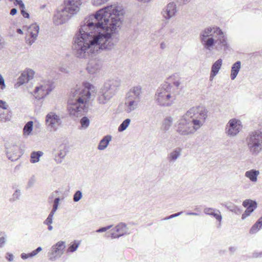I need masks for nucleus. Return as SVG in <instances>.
I'll use <instances>...</instances> for the list:
<instances>
[{
  "label": "nucleus",
  "mask_w": 262,
  "mask_h": 262,
  "mask_svg": "<svg viewBox=\"0 0 262 262\" xmlns=\"http://www.w3.org/2000/svg\"><path fill=\"white\" fill-rule=\"evenodd\" d=\"M124 14L119 6H110L85 19L73 39V52L79 58H87L109 50L117 42L113 34L121 24Z\"/></svg>",
  "instance_id": "f257e3e1"
},
{
  "label": "nucleus",
  "mask_w": 262,
  "mask_h": 262,
  "mask_svg": "<svg viewBox=\"0 0 262 262\" xmlns=\"http://www.w3.org/2000/svg\"><path fill=\"white\" fill-rule=\"evenodd\" d=\"M95 91V86L88 82H83L81 86L78 87L77 85L74 88L68 102V110L70 115L78 117L86 112L91 92Z\"/></svg>",
  "instance_id": "f03ea898"
},
{
  "label": "nucleus",
  "mask_w": 262,
  "mask_h": 262,
  "mask_svg": "<svg viewBox=\"0 0 262 262\" xmlns=\"http://www.w3.org/2000/svg\"><path fill=\"white\" fill-rule=\"evenodd\" d=\"M176 98V92L171 83L165 82L158 88L155 99L158 104L162 106H170Z\"/></svg>",
  "instance_id": "7ed1b4c3"
},
{
  "label": "nucleus",
  "mask_w": 262,
  "mask_h": 262,
  "mask_svg": "<svg viewBox=\"0 0 262 262\" xmlns=\"http://www.w3.org/2000/svg\"><path fill=\"white\" fill-rule=\"evenodd\" d=\"M120 85L121 80L117 78L106 81L98 92V102L100 104H105L110 102Z\"/></svg>",
  "instance_id": "20e7f679"
},
{
  "label": "nucleus",
  "mask_w": 262,
  "mask_h": 262,
  "mask_svg": "<svg viewBox=\"0 0 262 262\" xmlns=\"http://www.w3.org/2000/svg\"><path fill=\"white\" fill-rule=\"evenodd\" d=\"M207 109L204 106H198L190 108L183 115L179 120V125H184L187 123V118L206 120L208 114Z\"/></svg>",
  "instance_id": "39448f33"
},
{
  "label": "nucleus",
  "mask_w": 262,
  "mask_h": 262,
  "mask_svg": "<svg viewBox=\"0 0 262 262\" xmlns=\"http://www.w3.org/2000/svg\"><path fill=\"white\" fill-rule=\"evenodd\" d=\"M250 152L256 156L262 151V132H252L245 140Z\"/></svg>",
  "instance_id": "423d86ee"
},
{
  "label": "nucleus",
  "mask_w": 262,
  "mask_h": 262,
  "mask_svg": "<svg viewBox=\"0 0 262 262\" xmlns=\"http://www.w3.org/2000/svg\"><path fill=\"white\" fill-rule=\"evenodd\" d=\"M215 27H208L202 30L200 39L204 48L211 51L215 45Z\"/></svg>",
  "instance_id": "0eeeda50"
},
{
  "label": "nucleus",
  "mask_w": 262,
  "mask_h": 262,
  "mask_svg": "<svg viewBox=\"0 0 262 262\" xmlns=\"http://www.w3.org/2000/svg\"><path fill=\"white\" fill-rule=\"evenodd\" d=\"M54 85L52 81L50 80H43L41 82L39 86L35 88L34 96L36 99L43 98L49 95L54 89Z\"/></svg>",
  "instance_id": "6e6552de"
},
{
  "label": "nucleus",
  "mask_w": 262,
  "mask_h": 262,
  "mask_svg": "<svg viewBox=\"0 0 262 262\" xmlns=\"http://www.w3.org/2000/svg\"><path fill=\"white\" fill-rule=\"evenodd\" d=\"M56 144L58 146L59 152L57 154L58 157L55 158V161L57 163H60L69 152L70 147L68 145L67 138L65 137L58 138Z\"/></svg>",
  "instance_id": "1a4fd4ad"
},
{
  "label": "nucleus",
  "mask_w": 262,
  "mask_h": 262,
  "mask_svg": "<svg viewBox=\"0 0 262 262\" xmlns=\"http://www.w3.org/2000/svg\"><path fill=\"white\" fill-rule=\"evenodd\" d=\"M215 45L217 50L226 51L229 47L227 37L223 31L219 27H215Z\"/></svg>",
  "instance_id": "9d476101"
},
{
  "label": "nucleus",
  "mask_w": 262,
  "mask_h": 262,
  "mask_svg": "<svg viewBox=\"0 0 262 262\" xmlns=\"http://www.w3.org/2000/svg\"><path fill=\"white\" fill-rule=\"evenodd\" d=\"M5 148L7 156L9 160L15 161L20 158L21 154L16 142H14L11 140L7 141L5 143Z\"/></svg>",
  "instance_id": "9b49d317"
},
{
  "label": "nucleus",
  "mask_w": 262,
  "mask_h": 262,
  "mask_svg": "<svg viewBox=\"0 0 262 262\" xmlns=\"http://www.w3.org/2000/svg\"><path fill=\"white\" fill-rule=\"evenodd\" d=\"M65 248V242L59 241L57 242L51 248L50 251L48 253L49 259L51 261H55L60 258L63 254Z\"/></svg>",
  "instance_id": "f8f14e48"
},
{
  "label": "nucleus",
  "mask_w": 262,
  "mask_h": 262,
  "mask_svg": "<svg viewBox=\"0 0 262 262\" xmlns=\"http://www.w3.org/2000/svg\"><path fill=\"white\" fill-rule=\"evenodd\" d=\"M62 124L61 118L54 112H51L46 116V124L50 129L56 130Z\"/></svg>",
  "instance_id": "ddd939ff"
},
{
  "label": "nucleus",
  "mask_w": 262,
  "mask_h": 262,
  "mask_svg": "<svg viewBox=\"0 0 262 262\" xmlns=\"http://www.w3.org/2000/svg\"><path fill=\"white\" fill-rule=\"evenodd\" d=\"M81 4V0H64L63 8L73 16L79 11Z\"/></svg>",
  "instance_id": "4468645a"
},
{
  "label": "nucleus",
  "mask_w": 262,
  "mask_h": 262,
  "mask_svg": "<svg viewBox=\"0 0 262 262\" xmlns=\"http://www.w3.org/2000/svg\"><path fill=\"white\" fill-rule=\"evenodd\" d=\"M128 228L125 223H120L113 229L114 232L111 233H106V236L107 237H111L112 238H118L123 235L128 234Z\"/></svg>",
  "instance_id": "2eb2a0df"
},
{
  "label": "nucleus",
  "mask_w": 262,
  "mask_h": 262,
  "mask_svg": "<svg viewBox=\"0 0 262 262\" xmlns=\"http://www.w3.org/2000/svg\"><path fill=\"white\" fill-rule=\"evenodd\" d=\"M72 16L63 8L58 10L53 18V21L55 25H60L66 23Z\"/></svg>",
  "instance_id": "dca6fc26"
},
{
  "label": "nucleus",
  "mask_w": 262,
  "mask_h": 262,
  "mask_svg": "<svg viewBox=\"0 0 262 262\" xmlns=\"http://www.w3.org/2000/svg\"><path fill=\"white\" fill-rule=\"evenodd\" d=\"M39 30V27L36 24H32L28 28V34L26 37V42L30 46L32 45L37 39Z\"/></svg>",
  "instance_id": "f3484780"
},
{
  "label": "nucleus",
  "mask_w": 262,
  "mask_h": 262,
  "mask_svg": "<svg viewBox=\"0 0 262 262\" xmlns=\"http://www.w3.org/2000/svg\"><path fill=\"white\" fill-rule=\"evenodd\" d=\"M177 12V5L173 2L168 3L162 9L161 14L166 20L174 17Z\"/></svg>",
  "instance_id": "a211bd4d"
},
{
  "label": "nucleus",
  "mask_w": 262,
  "mask_h": 262,
  "mask_svg": "<svg viewBox=\"0 0 262 262\" xmlns=\"http://www.w3.org/2000/svg\"><path fill=\"white\" fill-rule=\"evenodd\" d=\"M187 124L185 123L184 125H180L181 128L179 131H187V128L189 129L192 128L193 129L196 130L199 129L205 123V120H197L196 119L187 118Z\"/></svg>",
  "instance_id": "6ab92c4d"
},
{
  "label": "nucleus",
  "mask_w": 262,
  "mask_h": 262,
  "mask_svg": "<svg viewBox=\"0 0 262 262\" xmlns=\"http://www.w3.org/2000/svg\"><path fill=\"white\" fill-rule=\"evenodd\" d=\"M243 206L246 208V210L242 214V220L245 219L249 216L257 208V203L255 201L250 199H247L243 202Z\"/></svg>",
  "instance_id": "aec40b11"
},
{
  "label": "nucleus",
  "mask_w": 262,
  "mask_h": 262,
  "mask_svg": "<svg viewBox=\"0 0 262 262\" xmlns=\"http://www.w3.org/2000/svg\"><path fill=\"white\" fill-rule=\"evenodd\" d=\"M142 94V88L140 85L133 87L126 94V97L133 100L140 101Z\"/></svg>",
  "instance_id": "412c9836"
},
{
  "label": "nucleus",
  "mask_w": 262,
  "mask_h": 262,
  "mask_svg": "<svg viewBox=\"0 0 262 262\" xmlns=\"http://www.w3.org/2000/svg\"><path fill=\"white\" fill-rule=\"evenodd\" d=\"M101 67L99 60L95 59L90 60L88 63L86 71L90 74H95L99 72Z\"/></svg>",
  "instance_id": "4be33fe9"
},
{
  "label": "nucleus",
  "mask_w": 262,
  "mask_h": 262,
  "mask_svg": "<svg viewBox=\"0 0 262 262\" xmlns=\"http://www.w3.org/2000/svg\"><path fill=\"white\" fill-rule=\"evenodd\" d=\"M226 129L227 131H241L243 129L242 122L236 118L231 119L228 121Z\"/></svg>",
  "instance_id": "5701e85b"
},
{
  "label": "nucleus",
  "mask_w": 262,
  "mask_h": 262,
  "mask_svg": "<svg viewBox=\"0 0 262 262\" xmlns=\"http://www.w3.org/2000/svg\"><path fill=\"white\" fill-rule=\"evenodd\" d=\"M34 72L31 69H28L22 73L18 78V83L19 85L28 82L33 77Z\"/></svg>",
  "instance_id": "b1692460"
},
{
  "label": "nucleus",
  "mask_w": 262,
  "mask_h": 262,
  "mask_svg": "<svg viewBox=\"0 0 262 262\" xmlns=\"http://www.w3.org/2000/svg\"><path fill=\"white\" fill-rule=\"evenodd\" d=\"M140 102L125 97V111L127 113H130L135 110Z\"/></svg>",
  "instance_id": "393cba45"
},
{
  "label": "nucleus",
  "mask_w": 262,
  "mask_h": 262,
  "mask_svg": "<svg viewBox=\"0 0 262 262\" xmlns=\"http://www.w3.org/2000/svg\"><path fill=\"white\" fill-rule=\"evenodd\" d=\"M222 59H219L212 66L210 75V80L212 81L214 77L217 74L222 64Z\"/></svg>",
  "instance_id": "a878e982"
},
{
  "label": "nucleus",
  "mask_w": 262,
  "mask_h": 262,
  "mask_svg": "<svg viewBox=\"0 0 262 262\" xmlns=\"http://www.w3.org/2000/svg\"><path fill=\"white\" fill-rule=\"evenodd\" d=\"M241 68V62L240 61L235 62L231 67L230 77L232 80H234L236 77Z\"/></svg>",
  "instance_id": "bb28decb"
},
{
  "label": "nucleus",
  "mask_w": 262,
  "mask_h": 262,
  "mask_svg": "<svg viewBox=\"0 0 262 262\" xmlns=\"http://www.w3.org/2000/svg\"><path fill=\"white\" fill-rule=\"evenodd\" d=\"M112 140V136L110 135L105 136L100 141L98 149L100 150H104L108 146L109 142Z\"/></svg>",
  "instance_id": "cd10ccee"
},
{
  "label": "nucleus",
  "mask_w": 262,
  "mask_h": 262,
  "mask_svg": "<svg viewBox=\"0 0 262 262\" xmlns=\"http://www.w3.org/2000/svg\"><path fill=\"white\" fill-rule=\"evenodd\" d=\"M182 148H176L168 156V159L169 162H174L176 161L181 155Z\"/></svg>",
  "instance_id": "c85d7f7f"
},
{
  "label": "nucleus",
  "mask_w": 262,
  "mask_h": 262,
  "mask_svg": "<svg viewBox=\"0 0 262 262\" xmlns=\"http://www.w3.org/2000/svg\"><path fill=\"white\" fill-rule=\"evenodd\" d=\"M259 171L255 169H251L245 172V177L249 178L251 181L255 182L257 180V176Z\"/></svg>",
  "instance_id": "c756f323"
},
{
  "label": "nucleus",
  "mask_w": 262,
  "mask_h": 262,
  "mask_svg": "<svg viewBox=\"0 0 262 262\" xmlns=\"http://www.w3.org/2000/svg\"><path fill=\"white\" fill-rule=\"evenodd\" d=\"M43 154V152L41 151L32 152L31 154L30 162L32 163L38 162L39 161L40 157H41Z\"/></svg>",
  "instance_id": "7c9ffc66"
},
{
  "label": "nucleus",
  "mask_w": 262,
  "mask_h": 262,
  "mask_svg": "<svg viewBox=\"0 0 262 262\" xmlns=\"http://www.w3.org/2000/svg\"><path fill=\"white\" fill-rule=\"evenodd\" d=\"M262 227V216L258 221L252 226L250 229V233L254 234L256 233Z\"/></svg>",
  "instance_id": "2f4dec72"
},
{
  "label": "nucleus",
  "mask_w": 262,
  "mask_h": 262,
  "mask_svg": "<svg viewBox=\"0 0 262 262\" xmlns=\"http://www.w3.org/2000/svg\"><path fill=\"white\" fill-rule=\"evenodd\" d=\"M173 119L171 117H166L163 121L162 127L164 130H168L172 124Z\"/></svg>",
  "instance_id": "473e14b6"
},
{
  "label": "nucleus",
  "mask_w": 262,
  "mask_h": 262,
  "mask_svg": "<svg viewBox=\"0 0 262 262\" xmlns=\"http://www.w3.org/2000/svg\"><path fill=\"white\" fill-rule=\"evenodd\" d=\"M168 82L170 83L171 84V85H172V86H175L176 89L178 90L180 84H181V82L179 80H176L175 79V75H172V76H170L168 79Z\"/></svg>",
  "instance_id": "72a5a7b5"
},
{
  "label": "nucleus",
  "mask_w": 262,
  "mask_h": 262,
  "mask_svg": "<svg viewBox=\"0 0 262 262\" xmlns=\"http://www.w3.org/2000/svg\"><path fill=\"white\" fill-rule=\"evenodd\" d=\"M80 245V242H77L75 241L73 243L71 244L67 249V252H75L78 248Z\"/></svg>",
  "instance_id": "f704fd0d"
},
{
  "label": "nucleus",
  "mask_w": 262,
  "mask_h": 262,
  "mask_svg": "<svg viewBox=\"0 0 262 262\" xmlns=\"http://www.w3.org/2000/svg\"><path fill=\"white\" fill-rule=\"evenodd\" d=\"M130 121V120L129 119H125L118 127V131H124L125 129H126V128L129 125Z\"/></svg>",
  "instance_id": "c9c22d12"
},
{
  "label": "nucleus",
  "mask_w": 262,
  "mask_h": 262,
  "mask_svg": "<svg viewBox=\"0 0 262 262\" xmlns=\"http://www.w3.org/2000/svg\"><path fill=\"white\" fill-rule=\"evenodd\" d=\"M33 126V122L32 121H30L28 122L25 125L23 128V130L24 132H29L32 131Z\"/></svg>",
  "instance_id": "e433bc0d"
},
{
  "label": "nucleus",
  "mask_w": 262,
  "mask_h": 262,
  "mask_svg": "<svg viewBox=\"0 0 262 262\" xmlns=\"http://www.w3.org/2000/svg\"><path fill=\"white\" fill-rule=\"evenodd\" d=\"M80 123L81 125V126L85 128L89 125L90 124V120L86 117H83L80 120Z\"/></svg>",
  "instance_id": "4c0bfd02"
},
{
  "label": "nucleus",
  "mask_w": 262,
  "mask_h": 262,
  "mask_svg": "<svg viewBox=\"0 0 262 262\" xmlns=\"http://www.w3.org/2000/svg\"><path fill=\"white\" fill-rule=\"evenodd\" d=\"M11 117V115L9 113L5 114H1L0 115V120L2 121H7L10 120Z\"/></svg>",
  "instance_id": "58836bf2"
},
{
  "label": "nucleus",
  "mask_w": 262,
  "mask_h": 262,
  "mask_svg": "<svg viewBox=\"0 0 262 262\" xmlns=\"http://www.w3.org/2000/svg\"><path fill=\"white\" fill-rule=\"evenodd\" d=\"M82 196V194L81 191L77 190L74 194L73 200L75 202H78L81 199Z\"/></svg>",
  "instance_id": "ea45409f"
},
{
  "label": "nucleus",
  "mask_w": 262,
  "mask_h": 262,
  "mask_svg": "<svg viewBox=\"0 0 262 262\" xmlns=\"http://www.w3.org/2000/svg\"><path fill=\"white\" fill-rule=\"evenodd\" d=\"M215 212L213 213V216H214L217 221L221 222L222 220V216L221 214V212L219 210L215 209Z\"/></svg>",
  "instance_id": "a19ab883"
},
{
  "label": "nucleus",
  "mask_w": 262,
  "mask_h": 262,
  "mask_svg": "<svg viewBox=\"0 0 262 262\" xmlns=\"http://www.w3.org/2000/svg\"><path fill=\"white\" fill-rule=\"evenodd\" d=\"M215 209L213 208H205L204 209V212L208 215H213V213L215 212Z\"/></svg>",
  "instance_id": "79ce46f5"
},
{
  "label": "nucleus",
  "mask_w": 262,
  "mask_h": 262,
  "mask_svg": "<svg viewBox=\"0 0 262 262\" xmlns=\"http://www.w3.org/2000/svg\"><path fill=\"white\" fill-rule=\"evenodd\" d=\"M36 182V179L34 176H32L28 182V188L32 187Z\"/></svg>",
  "instance_id": "37998d69"
},
{
  "label": "nucleus",
  "mask_w": 262,
  "mask_h": 262,
  "mask_svg": "<svg viewBox=\"0 0 262 262\" xmlns=\"http://www.w3.org/2000/svg\"><path fill=\"white\" fill-rule=\"evenodd\" d=\"M20 191L19 190H16L15 191L12 195V198L11 199L13 201L18 200L20 198Z\"/></svg>",
  "instance_id": "c03bdc74"
},
{
  "label": "nucleus",
  "mask_w": 262,
  "mask_h": 262,
  "mask_svg": "<svg viewBox=\"0 0 262 262\" xmlns=\"http://www.w3.org/2000/svg\"><path fill=\"white\" fill-rule=\"evenodd\" d=\"M7 235L4 233V236L0 237V248H2L4 246L6 242Z\"/></svg>",
  "instance_id": "a18cd8bd"
},
{
  "label": "nucleus",
  "mask_w": 262,
  "mask_h": 262,
  "mask_svg": "<svg viewBox=\"0 0 262 262\" xmlns=\"http://www.w3.org/2000/svg\"><path fill=\"white\" fill-rule=\"evenodd\" d=\"M113 226V225H109L106 227H102L96 231V232L101 233L106 231L107 230L111 229V228Z\"/></svg>",
  "instance_id": "49530a36"
},
{
  "label": "nucleus",
  "mask_w": 262,
  "mask_h": 262,
  "mask_svg": "<svg viewBox=\"0 0 262 262\" xmlns=\"http://www.w3.org/2000/svg\"><path fill=\"white\" fill-rule=\"evenodd\" d=\"M222 205L225 206L227 209H228L230 211H232V210L233 209L234 207L235 206V205L232 203L223 204H222Z\"/></svg>",
  "instance_id": "de8ad7c7"
},
{
  "label": "nucleus",
  "mask_w": 262,
  "mask_h": 262,
  "mask_svg": "<svg viewBox=\"0 0 262 262\" xmlns=\"http://www.w3.org/2000/svg\"><path fill=\"white\" fill-rule=\"evenodd\" d=\"M20 256L22 259H26L29 257H32L34 256V255H32V252H31V253L28 254L23 253L21 254Z\"/></svg>",
  "instance_id": "09e8293b"
},
{
  "label": "nucleus",
  "mask_w": 262,
  "mask_h": 262,
  "mask_svg": "<svg viewBox=\"0 0 262 262\" xmlns=\"http://www.w3.org/2000/svg\"><path fill=\"white\" fill-rule=\"evenodd\" d=\"M182 213H183V212L181 211V212H178L177 213H174V214H171V215H170L165 217L164 219V220H169V219H171L174 218L175 217H177V216L180 215L181 214H182Z\"/></svg>",
  "instance_id": "8fccbe9b"
},
{
  "label": "nucleus",
  "mask_w": 262,
  "mask_h": 262,
  "mask_svg": "<svg viewBox=\"0 0 262 262\" xmlns=\"http://www.w3.org/2000/svg\"><path fill=\"white\" fill-rule=\"evenodd\" d=\"M0 88L3 90L5 88V80L2 75L0 74Z\"/></svg>",
  "instance_id": "3c124183"
},
{
  "label": "nucleus",
  "mask_w": 262,
  "mask_h": 262,
  "mask_svg": "<svg viewBox=\"0 0 262 262\" xmlns=\"http://www.w3.org/2000/svg\"><path fill=\"white\" fill-rule=\"evenodd\" d=\"M242 210L235 205L231 212L235 213V214H239L242 213Z\"/></svg>",
  "instance_id": "603ef678"
},
{
  "label": "nucleus",
  "mask_w": 262,
  "mask_h": 262,
  "mask_svg": "<svg viewBox=\"0 0 262 262\" xmlns=\"http://www.w3.org/2000/svg\"><path fill=\"white\" fill-rule=\"evenodd\" d=\"M21 14L25 18H29V14L25 11V8L20 9Z\"/></svg>",
  "instance_id": "864d4df0"
},
{
  "label": "nucleus",
  "mask_w": 262,
  "mask_h": 262,
  "mask_svg": "<svg viewBox=\"0 0 262 262\" xmlns=\"http://www.w3.org/2000/svg\"><path fill=\"white\" fill-rule=\"evenodd\" d=\"M252 258H258V257H262V252H254L252 254Z\"/></svg>",
  "instance_id": "5fc2aeb1"
},
{
  "label": "nucleus",
  "mask_w": 262,
  "mask_h": 262,
  "mask_svg": "<svg viewBox=\"0 0 262 262\" xmlns=\"http://www.w3.org/2000/svg\"><path fill=\"white\" fill-rule=\"evenodd\" d=\"M0 107L4 110H6L7 108L8 105L7 104L6 102L2 100H0Z\"/></svg>",
  "instance_id": "6e6d98bb"
},
{
  "label": "nucleus",
  "mask_w": 262,
  "mask_h": 262,
  "mask_svg": "<svg viewBox=\"0 0 262 262\" xmlns=\"http://www.w3.org/2000/svg\"><path fill=\"white\" fill-rule=\"evenodd\" d=\"M6 258L9 261H12L13 260L14 256L12 254L7 253L6 254Z\"/></svg>",
  "instance_id": "4d7b16f0"
},
{
  "label": "nucleus",
  "mask_w": 262,
  "mask_h": 262,
  "mask_svg": "<svg viewBox=\"0 0 262 262\" xmlns=\"http://www.w3.org/2000/svg\"><path fill=\"white\" fill-rule=\"evenodd\" d=\"M34 133H37V132H24L23 136L25 138H27L29 136L34 135ZM35 135H37V134H35Z\"/></svg>",
  "instance_id": "13d9d810"
},
{
  "label": "nucleus",
  "mask_w": 262,
  "mask_h": 262,
  "mask_svg": "<svg viewBox=\"0 0 262 262\" xmlns=\"http://www.w3.org/2000/svg\"><path fill=\"white\" fill-rule=\"evenodd\" d=\"M42 250L41 247H38L36 249L32 251V255L35 256L38 252Z\"/></svg>",
  "instance_id": "bf43d9fd"
},
{
  "label": "nucleus",
  "mask_w": 262,
  "mask_h": 262,
  "mask_svg": "<svg viewBox=\"0 0 262 262\" xmlns=\"http://www.w3.org/2000/svg\"><path fill=\"white\" fill-rule=\"evenodd\" d=\"M17 4L19 6L20 8H25V5L22 1L21 0H16Z\"/></svg>",
  "instance_id": "052dcab7"
},
{
  "label": "nucleus",
  "mask_w": 262,
  "mask_h": 262,
  "mask_svg": "<svg viewBox=\"0 0 262 262\" xmlns=\"http://www.w3.org/2000/svg\"><path fill=\"white\" fill-rule=\"evenodd\" d=\"M52 223H53V221L50 219H47V218L43 222V224L45 225H47L52 224Z\"/></svg>",
  "instance_id": "680f3d73"
},
{
  "label": "nucleus",
  "mask_w": 262,
  "mask_h": 262,
  "mask_svg": "<svg viewBox=\"0 0 262 262\" xmlns=\"http://www.w3.org/2000/svg\"><path fill=\"white\" fill-rule=\"evenodd\" d=\"M238 132H227V135L229 137H234L237 135Z\"/></svg>",
  "instance_id": "e2e57ef3"
},
{
  "label": "nucleus",
  "mask_w": 262,
  "mask_h": 262,
  "mask_svg": "<svg viewBox=\"0 0 262 262\" xmlns=\"http://www.w3.org/2000/svg\"><path fill=\"white\" fill-rule=\"evenodd\" d=\"M17 9L16 8H12L10 14L11 15H14L17 13Z\"/></svg>",
  "instance_id": "0e129e2a"
},
{
  "label": "nucleus",
  "mask_w": 262,
  "mask_h": 262,
  "mask_svg": "<svg viewBox=\"0 0 262 262\" xmlns=\"http://www.w3.org/2000/svg\"><path fill=\"white\" fill-rule=\"evenodd\" d=\"M236 250V248L234 247H230L229 248V251L231 253H234V252Z\"/></svg>",
  "instance_id": "69168bd1"
},
{
  "label": "nucleus",
  "mask_w": 262,
  "mask_h": 262,
  "mask_svg": "<svg viewBox=\"0 0 262 262\" xmlns=\"http://www.w3.org/2000/svg\"><path fill=\"white\" fill-rule=\"evenodd\" d=\"M59 201H60L59 198H58V197L56 198L55 199V200L54 201V203L59 205Z\"/></svg>",
  "instance_id": "338daca9"
},
{
  "label": "nucleus",
  "mask_w": 262,
  "mask_h": 262,
  "mask_svg": "<svg viewBox=\"0 0 262 262\" xmlns=\"http://www.w3.org/2000/svg\"><path fill=\"white\" fill-rule=\"evenodd\" d=\"M58 204L53 203L52 209L56 211L58 208Z\"/></svg>",
  "instance_id": "774afa93"
}]
</instances>
